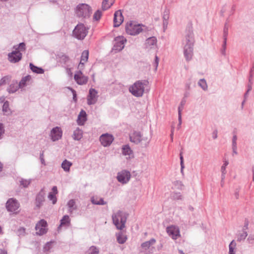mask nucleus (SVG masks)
<instances>
[{
  "mask_svg": "<svg viewBox=\"0 0 254 254\" xmlns=\"http://www.w3.org/2000/svg\"><path fill=\"white\" fill-rule=\"evenodd\" d=\"M127 219V214L122 211H118L112 215L113 223L120 230L125 228Z\"/></svg>",
  "mask_w": 254,
  "mask_h": 254,
  "instance_id": "obj_1",
  "label": "nucleus"
},
{
  "mask_svg": "<svg viewBox=\"0 0 254 254\" xmlns=\"http://www.w3.org/2000/svg\"><path fill=\"white\" fill-rule=\"evenodd\" d=\"M92 12L91 7L85 3L78 4L76 8L75 13L78 17H89Z\"/></svg>",
  "mask_w": 254,
  "mask_h": 254,
  "instance_id": "obj_2",
  "label": "nucleus"
},
{
  "mask_svg": "<svg viewBox=\"0 0 254 254\" xmlns=\"http://www.w3.org/2000/svg\"><path fill=\"white\" fill-rule=\"evenodd\" d=\"M194 40L191 34L186 37V44L184 48V55L186 60L189 61L191 59L192 56V46Z\"/></svg>",
  "mask_w": 254,
  "mask_h": 254,
  "instance_id": "obj_3",
  "label": "nucleus"
},
{
  "mask_svg": "<svg viewBox=\"0 0 254 254\" xmlns=\"http://www.w3.org/2000/svg\"><path fill=\"white\" fill-rule=\"evenodd\" d=\"M129 90L134 96L141 97L144 91V83L136 81L129 87Z\"/></svg>",
  "mask_w": 254,
  "mask_h": 254,
  "instance_id": "obj_4",
  "label": "nucleus"
},
{
  "mask_svg": "<svg viewBox=\"0 0 254 254\" xmlns=\"http://www.w3.org/2000/svg\"><path fill=\"white\" fill-rule=\"evenodd\" d=\"M126 31L127 34L130 35H135L140 33L142 31V29L140 24L130 21L126 24Z\"/></svg>",
  "mask_w": 254,
  "mask_h": 254,
  "instance_id": "obj_5",
  "label": "nucleus"
},
{
  "mask_svg": "<svg viewBox=\"0 0 254 254\" xmlns=\"http://www.w3.org/2000/svg\"><path fill=\"white\" fill-rule=\"evenodd\" d=\"M7 210L13 214H17L19 212L20 204L18 201L13 198H9L6 203Z\"/></svg>",
  "mask_w": 254,
  "mask_h": 254,
  "instance_id": "obj_6",
  "label": "nucleus"
},
{
  "mask_svg": "<svg viewBox=\"0 0 254 254\" xmlns=\"http://www.w3.org/2000/svg\"><path fill=\"white\" fill-rule=\"evenodd\" d=\"M88 28L83 24H78L73 31V34L78 39H83L87 34Z\"/></svg>",
  "mask_w": 254,
  "mask_h": 254,
  "instance_id": "obj_7",
  "label": "nucleus"
},
{
  "mask_svg": "<svg viewBox=\"0 0 254 254\" xmlns=\"http://www.w3.org/2000/svg\"><path fill=\"white\" fill-rule=\"evenodd\" d=\"M47 222L43 219L41 220L36 225V234L39 235H42L45 234L47 231Z\"/></svg>",
  "mask_w": 254,
  "mask_h": 254,
  "instance_id": "obj_8",
  "label": "nucleus"
},
{
  "mask_svg": "<svg viewBox=\"0 0 254 254\" xmlns=\"http://www.w3.org/2000/svg\"><path fill=\"white\" fill-rule=\"evenodd\" d=\"M117 178L119 182L122 184H126L130 178V174L128 171L123 170L118 173Z\"/></svg>",
  "mask_w": 254,
  "mask_h": 254,
  "instance_id": "obj_9",
  "label": "nucleus"
},
{
  "mask_svg": "<svg viewBox=\"0 0 254 254\" xmlns=\"http://www.w3.org/2000/svg\"><path fill=\"white\" fill-rule=\"evenodd\" d=\"M166 231L168 235L173 239L176 240L180 237L179 228L176 226L171 225L167 228Z\"/></svg>",
  "mask_w": 254,
  "mask_h": 254,
  "instance_id": "obj_10",
  "label": "nucleus"
},
{
  "mask_svg": "<svg viewBox=\"0 0 254 254\" xmlns=\"http://www.w3.org/2000/svg\"><path fill=\"white\" fill-rule=\"evenodd\" d=\"M79 69L77 71L74 76V78L76 83L79 85L85 84L88 81V77L83 75V73Z\"/></svg>",
  "mask_w": 254,
  "mask_h": 254,
  "instance_id": "obj_11",
  "label": "nucleus"
},
{
  "mask_svg": "<svg viewBox=\"0 0 254 254\" xmlns=\"http://www.w3.org/2000/svg\"><path fill=\"white\" fill-rule=\"evenodd\" d=\"M126 41V39L123 36L116 37L115 39V43L114 46V50L118 51L122 50L124 47Z\"/></svg>",
  "mask_w": 254,
  "mask_h": 254,
  "instance_id": "obj_12",
  "label": "nucleus"
},
{
  "mask_svg": "<svg viewBox=\"0 0 254 254\" xmlns=\"http://www.w3.org/2000/svg\"><path fill=\"white\" fill-rule=\"evenodd\" d=\"M113 140V136L108 133L102 134L100 138L101 143L104 146H109L112 143Z\"/></svg>",
  "mask_w": 254,
  "mask_h": 254,
  "instance_id": "obj_13",
  "label": "nucleus"
},
{
  "mask_svg": "<svg viewBox=\"0 0 254 254\" xmlns=\"http://www.w3.org/2000/svg\"><path fill=\"white\" fill-rule=\"evenodd\" d=\"M62 130L59 127H56L51 130V137L53 141H55L60 139L62 136Z\"/></svg>",
  "mask_w": 254,
  "mask_h": 254,
  "instance_id": "obj_14",
  "label": "nucleus"
},
{
  "mask_svg": "<svg viewBox=\"0 0 254 254\" xmlns=\"http://www.w3.org/2000/svg\"><path fill=\"white\" fill-rule=\"evenodd\" d=\"M89 57V51L88 50H84L83 51L81 56L80 63L78 65V68L80 70H83L84 67L85 63L88 61Z\"/></svg>",
  "mask_w": 254,
  "mask_h": 254,
  "instance_id": "obj_15",
  "label": "nucleus"
},
{
  "mask_svg": "<svg viewBox=\"0 0 254 254\" xmlns=\"http://www.w3.org/2000/svg\"><path fill=\"white\" fill-rule=\"evenodd\" d=\"M124 17L121 10H118L115 12L114 17V27L119 26L123 22Z\"/></svg>",
  "mask_w": 254,
  "mask_h": 254,
  "instance_id": "obj_16",
  "label": "nucleus"
},
{
  "mask_svg": "<svg viewBox=\"0 0 254 254\" xmlns=\"http://www.w3.org/2000/svg\"><path fill=\"white\" fill-rule=\"evenodd\" d=\"M22 58V54L19 51H14L8 54V60L11 63H16Z\"/></svg>",
  "mask_w": 254,
  "mask_h": 254,
  "instance_id": "obj_17",
  "label": "nucleus"
},
{
  "mask_svg": "<svg viewBox=\"0 0 254 254\" xmlns=\"http://www.w3.org/2000/svg\"><path fill=\"white\" fill-rule=\"evenodd\" d=\"M97 98V92L94 89L89 90V94L87 97V103L88 105L94 104L96 103Z\"/></svg>",
  "mask_w": 254,
  "mask_h": 254,
  "instance_id": "obj_18",
  "label": "nucleus"
},
{
  "mask_svg": "<svg viewBox=\"0 0 254 254\" xmlns=\"http://www.w3.org/2000/svg\"><path fill=\"white\" fill-rule=\"evenodd\" d=\"M86 120V113L84 110H81L78 116L77 122L79 125H83Z\"/></svg>",
  "mask_w": 254,
  "mask_h": 254,
  "instance_id": "obj_19",
  "label": "nucleus"
},
{
  "mask_svg": "<svg viewBox=\"0 0 254 254\" xmlns=\"http://www.w3.org/2000/svg\"><path fill=\"white\" fill-rule=\"evenodd\" d=\"M130 140L131 142L138 143L140 142L141 140V136L139 132H133L130 136Z\"/></svg>",
  "mask_w": 254,
  "mask_h": 254,
  "instance_id": "obj_20",
  "label": "nucleus"
},
{
  "mask_svg": "<svg viewBox=\"0 0 254 254\" xmlns=\"http://www.w3.org/2000/svg\"><path fill=\"white\" fill-rule=\"evenodd\" d=\"M44 201V193L40 192L37 196L35 203L37 207L39 208Z\"/></svg>",
  "mask_w": 254,
  "mask_h": 254,
  "instance_id": "obj_21",
  "label": "nucleus"
},
{
  "mask_svg": "<svg viewBox=\"0 0 254 254\" xmlns=\"http://www.w3.org/2000/svg\"><path fill=\"white\" fill-rule=\"evenodd\" d=\"M115 0H103L102 8L103 10L109 9L114 3Z\"/></svg>",
  "mask_w": 254,
  "mask_h": 254,
  "instance_id": "obj_22",
  "label": "nucleus"
},
{
  "mask_svg": "<svg viewBox=\"0 0 254 254\" xmlns=\"http://www.w3.org/2000/svg\"><path fill=\"white\" fill-rule=\"evenodd\" d=\"M91 202L93 204L97 205H104L106 204L103 198L97 196H93L91 198Z\"/></svg>",
  "mask_w": 254,
  "mask_h": 254,
  "instance_id": "obj_23",
  "label": "nucleus"
},
{
  "mask_svg": "<svg viewBox=\"0 0 254 254\" xmlns=\"http://www.w3.org/2000/svg\"><path fill=\"white\" fill-rule=\"evenodd\" d=\"M157 40L154 37H150L147 39L146 42V47L148 48H151L152 46H155L156 44Z\"/></svg>",
  "mask_w": 254,
  "mask_h": 254,
  "instance_id": "obj_24",
  "label": "nucleus"
},
{
  "mask_svg": "<svg viewBox=\"0 0 254 254\" xmlns=\"http://www.w3.org/2000/svg\"><path fill=\"white\" fill-rule=\"evenodd\" d=\"M70 219L68 215H64L61 220V224L58 228L60 229L62 226H67L70 224Z\"/></svg>",
  "mask_w": 254,
  "mask_h": 254,
  "instance_id": "obj_25",
  "label": "nucleus"
},
{
  "mask_svg": "<svg viewBox=\"0 0 254 254\" xmlns=\"http://www.w3.org/2000/svg\"><path fill=\"white\" fill-rule=\"evenodd\" d=\"M122 153L124 155H128L129 157L132 156V152L127 145L124 146L122 148Z\"/></svg>",
  "mask_w": 254,
  "mask_h": 254,
  "instance_id": "obj_26",
  "label": "nucleus"
},
{
  "mask_svg": "<svg viewBox=\"0 0 254 254\" xmlns=\"http://www.w3.org/2000/svg\"><path fill=\"white\" fill-rule=\"evenodd\" d=\"M71 165L72 163L67 160H65L62 163V167L65 171L68 172Z\"/></svg>",
  "mask_w": 254,
  "mask_h": 254,
  "instance_id": "obj_27",
  "label": "nucleus"
},
{
  "mask_svg": "<svg viewBox=\"0 0 254 254\" xmlns=\"http://www.w3.org/2000/svg\"><path fill=\"white\" fill-rule=\"evenodd\" d=\"M156 242V240L154 239H152L149 241L145 242L141 245L142 248L146 250L148 249L151 245H153Z\"/></svg>",
  "mask_w": 254,
  "mask_h": 254,
  "instance_id": "obj_28",
  "label": "nucleus"
},
{
  "mask_svg": "<svg viewBox=\"0 0 254 254\" xmlns=\"http://www.w3.org/2000/svg\"><path fill=\"white\" fill-rule=\"evenodd\" d=\"M82 137V131L77 128L74 131L73 133V138L75 140H79Z\"/></svg>",
  "mask_w": 254,
  "mask_h": 254,
  "instance_id": "obj_29",
  "label": "nucleus"
},
{
  "mask_svg": "<svg viewBox=\"0 0 254 254\" xmlns=\"http://www.w3.org/2000/svg\"><path fill=\"white\" fill-rule=\"evenodd\" d=\"M30 69L32 70L33 72L37 73H43L44 70L43 69L37 67L34 65L32 64H30Z\"/></svg>",
  "mask_w": 254,
  "mask_h": 254,
  "instance_id": "obj_30",
  "label": "nucleus"
},
{
  "mask_svg": "<svg viewBox=\"0 0 254 254\" xmlns=\"http://www.w3.org/2000/svg\"><path fill=\"white\" fill-rule=\"evenodd\" d=\"M117 238V241L120 244H124L127 239L126 236L123 235L122 232L118 234Z\"/></svg>",
  "mask_w": 254,
  "mask_h": 254,
  "instance_id": "obj_31",
  "label": "nucleus"
},
{
  "mask_svg": "<svg viewBox=\"0 0 254 254\" xmlns=\"http://www.w3.org/2000/svg\"><path fill=\"white\" fill-rule=\"evenodd\" d=\"M19 88L17 82L11 84L8 88V92L9 93H14Z\"/></svg>",
  "mask_w": 254,
  "mask_h": 254,
  "instance_id": "obj_32",
  "label": "nucleus"
},
{
  "mask_svg": "<svg viewBox=\"0 0 254 254\" xmlns=\"http://www.w3.org/2000/svg\"><path fill=\"white\" fill-rule=\"evenodd\" d=\"M67 205L69 207V210L70 211V212H72L73 211V210L75 209L76 207H75V202L74 200L73 199H71V200H70L68 203H67Z\"/></svg>",
  "mask_w": 254,
  "mask_h": 254,
  "instance_id": "obj_33",
  "label": "nucleus"
},
{
  "mask_svg": "<svg viewBox=\"0 0 254 254\" xmlns=\"http://www.w3.org/2000/svg\"><path fill=\"white\" fill-rule=\"evenodd\" d=\"M236 246V244L235 241H232L229 245V254H235L234 250L235 249Z\"/></svg>",
  "mask_w": 254,
  "mask_h": 254,
  "instance_id": "obj_34",
  "label": "nucleus"
},
{
  "mask_svg": "<svg viewBox=\"0 0 254 254\" xmlns=\"http://www.w3.org/2000/svg\"><path fill=\"white\" fill-rule=\"evenodd\" d=\"M30 77L29 76H25V77L23 78L19 84H18L19 87H23L24 86L25 83L27 81L29 80Z\"/></svg>",
  "mask_w": 254,
  "mask_h": 254,
  "instance_id": "obj_35",
  "label": "nucleus"
},
{
  "mask_svg": "<svg viewBox=\"0 0 254 254\" xmlns=\"http://www.w3.org/2000/svg\"><path fill=\"white\" fill-rule=\"evenodd\" d=\"M183 106H179V108H178V114H179V125H178V126H179V128H180L181 127V125L182 124V115H181V112L183 110Z\"/></svg>",
  "mask_w": 254,
  "mask_h": 254,
  "instance_id": "obj_36",
  "label": "nucleus"
},
{
  "mask_svg": "<svg viewBox=\"0 0 254 254\" xmlns=\"http://www.w3.org/2000/svg\"><path fill=\"white\" fill-rule=\"evenodd\" d=\"M102 15V12L100 10H98L94 13L93 18L94 20L98 21L101 18Z\"/></svg>",
  "mask_w": 254,
  "mask_h": 254,
  "instance_id": "obj_37",
  "label": "nucleus"
},
{
  "mask_svg": "<svg viewBox=\"0 0 254 254\" xmlns=\"http://www.w3.org/2000/svg\"><path fill=\"white\" fill-rule=\"evenodd\" d=\"M199 86L203 89L206 90L207 88V85L206 82L204 79H200L198 82Z\"/></svg>",
  "mask_w": 254,
  "mask_h": 254,
  "instance_id": "obj_38",
  "label": "nucleus"
},
{
  "mask_svg": "<svg viewBox=\"0 0 254 254\" xmlns=\"http://www.w3.org/2000/svg\"><path fill=\"white\" fill-rule=\"evenodd\" d=\"M247 236V233L246 231H243L242 233H240L238 236V240L241 241L244 240L246 237Z\"/></svg>",
  "mask_w": 254,
  "mask_h": 254,
  "instance_id": "obj_39",
  "label": "nucleus"
},
{
  "mask_svg": "<svg viewBox=\"0 0 254 254\" xmlns=\"http://www.w3.org/2000/svg\"><path fill=\"white\" fill-rule=\"evenodd\" d=\"M98 251L97 249L94 247H91L88 251V254H98Z\"/></svg>",
  "mask_w": 254,
  "mask_h": 254,
  "instance_id": "obj_40",
  "label": "nucleus"
},
{
  "mask_svg": "<svg viewBox=\"0 0 254 254\" xmlns=\"http://www.w3.org/2000/svg\"><path fill=\"white\" fill-rule=\"evenodd\" d=\"M48 198L50 200L52 201L53 204H55L57 201V198L56 196V194H53V193H50L48 195Z\"/></svg>",
  "mask_w": 254,
  "mask_h": 254,
  "instance_id": "obj_41",
  "label": "nucleus"
},
{
  "mask_svg": "<svg viewBox=\"0 0 254 254\" xmlns=\"http://www.w3.org/2000/svg\"><path fill=\"white\" fill-rule=\"evenodd\" d=\"M8 107H9L8 103L7 102H5L3 104V105L2 107V110H3V112L6 114H8V113H8V110H9Z\"/></svg>",
  "mask_w": 254,
  "mask_h": 254,
  "instance_id": "obj_42",
  "label": "nucleus"
},
{
  "mask_svg": "<svg viewBox=\"0 0 254 254\" xmlns=\"http://www.w3.org/2000/svg\"><path fill=\"white\" fill-rule=\"evenodd\" d=\"M249 244L252 246H254V234H251L247 240Z\"/></svg>",
  "mask_w": 254,
  "mask_h": 254,
  "instance_id": "obj_43",
  "label": "nucleus"
},
{
  "mask_svg": "<svg viewBox=\"0 0 254 254\" xmlns=\"http://www.w3.org/2000/svg\"><path fill=\"white\" fill-rule=\"evenodd\" d=\"M25 49V45L24 43H20L18 48L15 49V51H19L20 52L21 51H24Z\"/></svg>",
  "mask_w": 254,
  "mask_h": 254,
  "instance_id": "obj_44",
  "label": "nucleus"
},
{
  "mask_svg": "<svg viewBox=\"0 0 254 254\" xmlns=\"http://www.w3.org/2000/svg\"><path fill=\"white\" fill-rule=\"evenodd\" d=\"M20 185L23 187H27L30 184V181L26 180H21L20 181Z\"/></svg>",
  "mask_w": 254,
  "mask_h": 254,
  "instance_id": "obj_45",
  "label": "nucleus"
},
{
  "mask_svg": "<svg viewBox=\"0 0 254 254\" xmlns=\"http://www.w3.org/2000/svg\"><path fill=\"white\" fill-rule=\"evenodd\" d=\"M9 77L8 76L3 77L0 80V86L3 84H5L7 81L9 80Z\"/></svg>",
  "mask_w": 254,
  "mask_h": 254,
  "instance_id": "obj_46",
  "label": "nucleus"
},
{
  "mask_svg": "<svg viewBox=\"0 0 254 254\" xmlns=\"http://www.w3.org/2000/svg\"><path fill=\"white\" fill-rule=\"evenodd\" d=\"M172 197L174 199H181L182 197L180 193H174Z\"/></svg>",
  "mask_w": 254,
  "mask_h": 254,
  "instance_id": "obj_47",
  "label": "nucleus"
},
{
  "mask_svg": "<svg viewBox=\"0 0 254 254\" xmlns=\"http://www.w3.org/2000/svg\"><path fill=\"white\" fill-rule=\"evenodd\" d=\"M4 129L2 124H0V139L1 138V135L4 133Z\"/></svg>",
  "mask_w": 254,
  "mask_h": 254,
  "instance_id": "obj_48",
  "label": "nucleus"
},
{
  "mask_svg": "<svg viewBox=\"0 0 254 254\" xmlns=\"http://www.w3.org/2000/svg\"><path fill=\"white\" fill-rule=\"evenodd\" d=\"M52 190V191L50 193H53V194H56L58 193V190H57V187H56V186L53 187Z\"/></svg>",
  "mask_w": 254,
  "mask_h": 254,
  "instance_id": "obj_49",
  "label": "nucleus"
},
{
  "mask_svg": "<svg viewBox=\"0 0 254 254\" xmlns=\"http://www.w3.org/2000/svg\"><path fill=\"white\" fill-rule=\"evenodd\" d=\"M40 160H41V162L42 163V164H43V165H45L46 164H45V160L44 159V154H43V153H42L41 155H40Z\"/></svg>",
  "mask_w": 254,
  "mask_h": 254,
  "instance_id": "obj_50",
  "label": "nucleus"
},
{
  "mask_svg": "<svg viewBox=\"0 0 254 254\" xmlns=\"http://www.w3.org/2000/svg\"><path fill=\"white\" fill-rule=\"evenodd\" d=\"M158 64H159V59H158V57L156 56H155V63L156 69L157 68Z\"/></svg>",
  "mask_w": 254,
  "mask_h": 254,
  "instance_id": "obj_51",
  "label": "nucleus"
},
{
  "mask_svg": "<svg viewBox=\"0 0 254 254\" xmlns=\"http://www.w3.org/2000/svg\"><path fill=\"white\" fill-rule=\"evenodd\" d=\"M236 140H237V137H236V136L235 135L233 136V146H235L236 145Z\"/></svg>",
  "mask_w": 254,
  "mask_h": 254,
  "instance_id": "obj_52",
  "label": "nucleus"
},
{
  "mask_svg": "<svg viewBox=\"0 0 254 254\" xmlns=\"http://www.w3.org/2000/svg\"><path fill=\"white\" fill-rule=\"evenodd\" d=\"M181 156H180V159H181V166L183 168V157L182 155V154H181Z\"/></svg>",
  "mask_w": 254,
  "mask_h": 254,
  "instance_id": "obj_53",
  "label": "nucleus"
},
{
  "mask_svg": "<svg viewBox=\"0 0 254 254\" xmlns=\"http://www.w3.org/2000/svg\"><path fill=\"white\" fill-rule=\"evenodd\" d=\"M72 92L73 93V99L76 101V93H75V91L73 90H72Z\"/></svg>",
  "mask_w": 254,
  "mask_h": 254,
  "instance_id": "obj_54",
  "label": "nucleus"
},
{
  "mask_svg": "<svg viewBox=\"0 0 254 254\" xmlns=\"http://www.w3.org/2000/svg\"><path fill=\"white\" fill-rule=\"evenodd\" d=\"M0 254H7L6 251L3 250H0Z\"/></svg>",
  "mask_w": 254,
  "mask_h": 254,
  "instance_id": "obj_55",
  "label": "nucleus"
},
{
  "mask_svg": "<svg viewBox=\"0 0 254 254\" xmlns=\"http://www.w3.org/2000/svg\"><path fill=\"white\" fill-rule=\"evenodd\" d=\"M233 153L235 154H237L236 145L235 146H233Z\"/></svg>",
  "mask_w": 254,
  "mask_h": 254,
  "instance_id": "obj_56",
  "label": "nucleus"
},
{
  "mask_svg": "<svg viewBox=\"0 0 254 254\" xmlns=\"http://www.w3.org/2000/svg\"><path fill=\"white\" fill-rule=\"evenodd\" d=\"M179 252L181 254H184L182 251L180 250Z\"/></svg>",
  "mask_w": 254,
  "mask_h": 254,
  "instance_id": "obj_57",
  "label": "nucleus"
},
{
  "mask_svg": "<svg viewBox=\"0 0 254 254\" xmlns=\"http://www.w3.org/2000/svg\"><path fill=\"white\" fill-rule=\"evenodd\" d=\"M226 38H225V39H224V43H225V44H226Z\"/></svg>",
  "mask_w": 254,
  "mask_h": 254,
  "instance_id": "obj_58",
  "label": "nucleus"
},
{
  "mask_svg": "<svg viewBox=\"0 0 254 254\" xmlns=\"http://www.w3.org/2000/svg\"><path fill=\"white\" fill-rule=\"evenodd\" d=\"M1 232V227H0V233Z\"/></svg>",
  "mask_w": 254,
  "mask_h": 254,
  "instance_id": "obj_59",
  "label": "nucleus"
},
{
  "mask_svg": "<svg viewBox=\"0 0 254 254\" xmlns=\"http://www.w3.org/2000/svg\"><path fill=\"white\" fill-rule=\"evenodd\" d=\"M222 168L225 169V168L224 167H222Z\"/></svg>",
  "mask_w": 254,
  "mask_h": 254,
  "instance_id": "obj_60",
  "label": "nucleus"
},
{
  "mask_svg": "<svg viewBox=\"0 0 254 254\" xmlns=\"http://www.w3.org/2000/svg\"><path fill=\"white\" fill-rule=\"evenodd\" d=\"M228 164V163H225V165L226 166Z\"/></svg>",
  "mask_w": 254,
  "mask_h": 254,
  "instance_id": "obj_61",
  "label": "nucleus"
}]
</instances>
